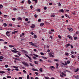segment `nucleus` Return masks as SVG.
I'll return each mask as SVG.
<instances>
[{"label": "nucleus", "instance_id": "f257e3e1", "mask_svg": "<svg viewBox=\"0 0 79 79\" xmlns=\"http://www.w3.org/2000/svg\"><path fill=\"white\" fill-rule=\"evenodd\" d=\"M25 56H26L28 58H29V61H30V62H31L32 59L31 58V57H30V56H29L28 55L26 54H25Z\"/></svg>", "mask_w": 79, "mask_h": 79}, {"label": "nucleus", "instance_id": "f03ea898", "mask_svg": "<svg viewBox=\"0 0 79 79\" xmlns=\"http://www.w3.org/2000/svg\"><path fill=\"white\" fill-rule=\"evenodd\" d=\"M10 32H11V31H7L6 32V35L7 36H8V37H10Z\"/></svg>", "mask_w": 79, "mask_h": 79}, {"label": "nucleus", "instance_id": "7ed1b4c3", "mask_svg": "<svg viewBox=\"0 0 79 79\" xmlns=\"http://www.w3.org/2000/svg\"><path fill=\"white\" fill-rule=\"evenodd\" d=\"M22 63L24 64L25 66H27V67H28L29 66V65L27 64V63H26L24 62H22Z\"/></svg>", "mask_w": 79, "mask_h": 79}, {"label": "nucleus", "instance_id": "20e7f679", "mask_svg": "<svg viewBox=\"0 0 79 79\" xmlns=\"http://www.w3.org/2000/svg\"><path fill=\"white\" fill-rule=\"evenodd\" d=\"M21 51L23 53H26V54H28V52L25 50H21Z\"/></svg>", "mask_w": 79, "mask_h": 79}, {"label": "nucleus", "instance_id": "39448f33", "mask_svg": "<svg viewBox=\"0 0 79 79\" xmlns=\"http://www.w3.org/2000/svg\"><path fill=\"white\" fill-rule=\"evenodd\" d=\"M50 68L51 71H53V69H55V68L53 66H51L50 67Z\"/></svg>", "mask_w": 79, "mask_h": 79}, {"label": "nucleus", "instance_id": "423d86ee", "mask_svg": "<svg viewBox=\"0 0 79 79\" xmlns=\"http://www.w3.org/2000/svg\"><path fill=\"white\" fill-rule=\"evenodd\" d=\"M29 44L31 45L32 46H34V47H35V45L32 42H29Z\"/></svg>", "mask_w": 79, "mask_h": 79}, {"label": "nucleus", "instance_id": "0eeeda50", "mask_svg": "<svg viewBox=\"0 0 79 79\" xmlns=\"http://www.w3.org/2000/svg\"><path fill=\"white\" fill-rule=\"evenodd\" d=\"M59 12H61L62 13H64V10L63 9H61L59 10Z\"/></svg>", "mask_w": 79, "mask_h": 79}, {"label": "nucleus", "instance_id": "6e6552de", "mask_svg": "<svg viewBox=\"0 0 79 79\" xmlns=\"http://www.w3.org/2000/svg\"><path fill=\"white\" fill-rule=\"evenodd\" d=\"M11 51L12 52H13V53H17V52H18V51H15L13 50H11Z\"/></svg>", "mask_w": 79, "mask_h": 79}, {"label": "nucleus", "instance_id": "1a4fd4ad", "mask_svg": "<svg viewBox=\"0 0 79 79\" xmlns=\"http://www.w3.org/2000/svg\"><path fill=\"white\" fill-rule=\"evenodd\" d=\"M18 32V31H14L12 33V34H16V33H17Z\"/></svg>", "mask_w": 79, "mask_h": 79}, {"label": "nucleus", "instance_id": "9d476101", "mask_svg": "<svg viewBox=\"0 0 79 79\" xmlns=\"http://www.w3.org/2000/svg\"><path fill=\"white\" fill-rule=\"evenodd\" d=\"M31 27L32 29H33V28H34L35 27V25L34 24H33L32 26H30Z\"/></svg>", "mask_w": 79, "mask_h": 79}, {"label": "nucleus", "instance_id": "9b49d317", "mask_svg": "<svg viewBox=\"0 0 79 79\" xmlns=\"http://www.w3.org/2000/svg\"><path fill=\"white\" fill-rule=\"evenodd\" d=\"M69 31H70V32H72V31H73V29L71 28H69Z\"/></svg>", "mask_w": 79, "mask_h": 79}, {"label": "nucleus", "instance_id": "f8f14e48", "mask_svg": "<svg viewBox=\"0 0 79 79\" xmlns=\"http://www.w3.org/2000/svg\"><path fill=\"white\" fill-rule=\"evenodd\" d=\"M69 45H70V44H66L65 45L66 48H67L68 47H69Z\"/></svg>", "mask_w": 79, "mask_h": 79}, {"label": "nucleus", "instance_id": "ddd939ff", "mask_svg": "<svg viewBox=\"0 0 79 79\" xmlns=\"http://www.w3.org/2000/svg\"><path fill=\"white\" fill-rule=\"evenodd\" d=\"M32 70L34 71H39V70H38V69H32Z\"/></svg>", "mask_w": 79, "mask_h": 79}, {"label": "nucleus", "instance_id": "4468645a", "mask_svg": "<svg viewBox=\"0 0 79 79\" xmlns=\"http://www.w3.org/2000/svg\"><path fill=\"white\" fill-rule=\"evenodd\" d=\"M65 16H66V17H67V18H70L69 16V15H67L66 14H65Z\"/></svg>", "mask_w": 79, "mask_h": 79}, {"label": "nucleus", "instance_id": "2eb2a0df", "mask_svg": "<svg viewBox=\"0 0 79 79\" xmlns=\"http://www.w3.org/2000/svg\"><path fill=\"white\" fill-rule=\"evenodd\" d=\"M13 68H14L15 69H18V67L16 66H13Z\"/></svg>", "mask_w": 79, "mask_h": 79}, {"label": "nucleus", "instance_id": "dca6fc26", "mask_svg": "<svg viewBox=\"0 0 79 79\" xmlns=\"http://www.w3.org/2000/svg\"><path fill=\"white\" fill-rule=\"evenodd\" d=\"M77 71H79V68H77L76 70V71H75V73H77Z\"/></svg>", "mask_w": 79, "mask_h": 79}, {"label": "nucleus", "instance_id": "f3484780", "mask_svg": "<svg viewBox=\"0 0 79 79\" xmlns=\"http://www.w3.org/2000/svg\"><path fill=\"white\" fill-rule=\"evenodd\" d=\"M7 78L10 79V78H11V77L10 76H7Z\"/></svg>", "mask_w": 79, "mask_h": 79}, {"label": "nucleus", "instance_id": "a211bd4d", "mask_svg": "<svg viewBox=\"0 0 79 79\" xmlns=\"http://www.w3.org/2000/svg\"><path fill=\"white\" fill-rule=\"evenodd\" d=\"M65 55H66V56H68L69 55V54H68V52H65Z\"/></svg>", "mask_w": 79, "mask_h": 79}, {"label": "nucleus", "instance_id": "6ab92c4d", "mask_svg": "<svg viewBox=\"0 0 79 79\" xmlns=\"http://www.w3.org/2000/svg\"><path fill=\"white\" fill-rule=\"evenodd\" d=\"M33 55H34V56H36V57H38V56H39L38 55L36 54H34Z\"/></svg>", "mask_w": 79, "mask_h": 79}, {"label": "nucleus", "instance_id": "aec40b11", "mask_svg": "<svg viewBox=\"0 0 79 79\" xmlns=\"http://www.w3.org/2000/svg\"><path fill=\"white\" fill-rule=\"evenodd\" d=\"M76 79H79V75L76 76Z\"/></svg>", "mask_w": 79, "mask_h": 79}, {"label": "nucleus", "instance_id": "412c9836", "mask_svg": "<svg viewBox=\"0 0 79 79\" xmlns=\"http://www.w3.org/2000/svg\"><path fill=\"white\" fill-rule=\"evenodd\" d=\"M34 37L35 38V39H37V36L35 35H34Z\"/></svg>", "mask_w": 79, "mask_h": 79}, {"label": "nucleus", "instance_id": "4be33fe9", "mask_svg": "<svg viewBox=\"0 0 79 79\" xmlns=\"http://www.w3.org/2000/svg\"><path fill=\"white\" fill-rule=\"evenodd\" d=\"M13 59L15 60H17V61H18L19 60V59L15 58H13Z\"/></svg>", "mask_w": 79, "mask_h": 79}, {"label": "nucleus", "instance_id": "5701e85b", "mask_svg": "<svg viewBox=\"0 0 79 79\" xmlns=\"http://www.w3.org/2000/svg\"><path fill=\"white\" fill-rule=\"evenodd\" d=\"M3 25L4 27H6V26H7V25L6 23H4L3 24Z\"/></svg>", "mask_w": 79, "mask_h": 79}, {"label": "nucleus", "instance_id": "b1692460", "mask_svg": "<svg viewBox=\"0 0 79 79\" xmlns=\"http://www.w3.org/2000/svg\"><path fill=\"white\" fill-rule=\"evenodd\" d=\"M67 64H69V63H70V61L68 60L67 61Z\"/></svg>", "mask_w": 79, "mask_h": 79}, {"label": "nucleus", "instance_id": "393cba45", "mask_svg": "<svg viewBox=\"0 0 79 79\" xmlns=\"http://www.w3.org/2000/svg\"><path fill=\"white\" fill-rule=\"evenodd\" d=\"M44 23H42L40 24V26H44Z\"/></svg>", "mask_w": 79, "mask_h": 79}, {"label": "nucleus", "instance_id": "a878e982", "mask_svg": "<svg viewBox=\"0 0 79 79\" xmlns=\"http://www.w3.org/2000/svg\"><path fill=\"white\" fill-rule=\"evenodd\" d=\"M18 19V20H22V19H21V17H19L17 18Z\"/></svg>", "mask_w": 79, "mask_h": 79}, {"label": "nucleus", "instance_id": "bb28decb", "mask_svg": "<svg viewBox=\"0 0 79 79\" xmlns=\"http://www.w3.org/2000/svg\"><path fill=\"white\" fill-rule=\"evenodd\" d=\"M13 10H14V11H17V9L15 8H13Z\"/></svg>", "mask_w": 79, "mask_h": 79}, {"label": "nucleus", "instance_id": "cd10ccee", "mask_svg": "<svg viewBox=\"0 0 79 79\" xmlns=\"http://www.w3.org/2000/svg\"><path fill=\"white\" fill-rule=\"evenodd\" d=\"M33 1H34V2H35V3H37V0H32Z\"/></svg>", "mask_w": 79, "mask_h": 79}, {"label": "nucleus", "instance_id": "c85d7f7f", "mask_svg": "<svg viewBox=\"0 0 79 79\" xmlns=\"http://www.w3.org/2000/svg\"><path fill=\"white\" fill-rule=\"evenodd\" d=\"M53 52H50L49 53V55H53Z\"/></svg>", "mask_w": 79, "mask_h": 79}, {"label": "nucleus", "instance_id": "c756f323", "mask_svg": "<svg viewBox=\"0 0 79 79\" xmlns=\"http://www.w3.org/2000/svg\"><path fill=\"white\" fill-rule=\"evenodd\" d=\"M0 73L1 74H3V73H5V72L4 71H0Z\"/></svg>", "mask_w": 79, "mask_h": 79}, {"label": "nucleus", "instance_id": "7c9ffc66", "mask_svg": "<svg viewBox=\"0 0 79 79\" xmlns=\"http://www.w3.org/2000/svg\"><path fill=\"white\" fill-rule=\"evenodd\" d=\"M71 57L72 58H75V56H74V55H72L71 56Z\"/></svg>", "mask_w": 79, "mask_h": 79}, {"label": "nucleus", "instance_id": "2f4dec72", "mask_svg": "<svg viewBox=\"0 0 79 79\" xmlns=\"http://www.w3.org/2000/svg\"><path fill=\"white\" fill-rule=\"evenodd\" d=\"M20 52H19L17 53V54H18V55H19V56H21V54H20Z\"/></svg>", "mask_w": 79, "mask_h": 79}, {"label": "nucleus", "instance_id": "473e14b6", "mask_svg": "<svg viewBox=\"0 0 79 79\" xmlns=\"http://www.w3.org/2000/svg\"><path fill=\"white\" fill-rule=\"evenodd\" d=\"M0 59H1L2 60H3V56H0Z\"/></svg>", "mask_w": 79, "mask_h": 79}, {"label": "nucleus", "instance_id": "72a5a7b5", "mask_svg": "<svg viewBox=\"0 0 79 79\" xmlns=\"http://www.w3.org/2000/svg\"><path fill=\"white\" fill-rule=\"evenodd\" d=\"M42 58L44 59H45L46 60H47V58L46 57L43 56Z\"/></svg>", "mask_w": 79, "mask_h": 79}, {"label": "nucleus", "instance_id": "f704fd0d", "mask_svg": "<svg viewBox=\"0 0 79 79\" xmlns=\"http://www.w3.org/2000/svg\"><path fill=\"white\" fill-rule=\"evenodd\" d=\"M35 18H37V16H38V15H36V14H35Z\"/></svg>", "mask_w": 79, "mask_h": 79}, {"label": "nucleus", "instance_id": "c9c22d12", "mask_svg": "<svg viewBox=\"0 0 79 79\" xmlns=\"http://www.w3.org/2000/svg\"><path fill=\"white\" fill-rule=\"evenodd\" d=\"M40 72H42V68H40Z\"/></svg>", "mask_w": 79, "mask_h": 79}, {"label": "nucleus", "instance_id": "e433bc0d", "mask_svg": "<svg viewBox=\"0 0 79 79\" xmlns=\"http://www.w3.org/2000/svg\"><path fill=\"white\" fill-rule=\"evenodd\" d=\"M31 2V1L30 0H28V3H29V4H30Z\"/></svg>", "mask_w": 79, "mask_h": 79}, {"label": "nucleus", "instance_id": "4c0bfd02", "mask_svg": "<svg viewBox=\"0 0 79 79\" xmlns=\"http://www.w3.org/2000/svg\"><path fill=\"white\" fill-rule=\"evenodd\" d=\"M49 55L51 57H53V54H49Z\"/></svg>", "mask_w": 79, "mask_h": 79}, {"label": "nucleus", "instance_id": "58836bf2", "mask_svg": "<svg viewBox=\"0 0 79 79\" xmlns=\"http://www.w3.org/2000/svg\"><path fill=\"white\" fill-rule=\"evenodd\" d=\"M72 39H73V37L71 36H69V39L70 40H72Z\"/></svg>", "mask_w": 79, "mask_h": 79}, {"label": "nucleus", "instance_id": "ea45409f", "mask_svg": "<svg viewBox=\"0 0 79 79\" xmlns=\"http://www.w3.org/2000/svg\"><path fill=\"white\" fill-rule=\"evenodd\" d=\"M54 61H58V59H54Z\"/></svg>", "mask_w": 79, "mask_h": 79}, {"label": "nucleus", "instance_id": "a19ab883", "mask_svg": "<svg viewBox=\"0 0 79 79\" xmlns=\"http://www.w3.org/2000/svg\"><path fill=\"white\" fill-rule=\"evenodd\" d=\"M55 15H51V17H52V18H54V17H55Z\"/></svg>", "mask_w": 79, "mask_h": 79}, {"label": "nucleus", "instance_id": "79ce46f5", "mask_svg": "<svg viewBox=\"0 0 79 79\" xmlns=\"http://www.w3.org/2000/svg\"><path fill=\"white\" fill-rule=\"evenodd\" d=\"M34 63L35 64H38V62H37L36 61H35Z\"/></svg>", "mask_w": 79, "mask_h": 79}, {"label": "nucleus", "instance_id": "37998d69", "mask_svg": "<svg viewBox=\"0 0 79 79\" xmlns=\"http://www.w3.org/2000/svg\"><path fill=\"white\" fill-rule=\"evenodd\" d=\"M5 68H8V65L6 64L5 65Z\"/></svg>", "mask_w": 79, "mask_h": 79}, {"label": "nucleus", "instance_id": "c03bdc74", "mask_svg": "<svg viewBox=\"0 0 79 79\" xmlns=\"http://www.w3.org/2000/svg\"><path fill=\"white\" fill-rule=\"evenodd\" d=\"M41 21V19H38V21L39 23H40V22Z\"/></svg>", "mask_w": 79, "mask_h": 79}, {"label": "nucleus", "instance_id": "a18cd8bd", "mask_svg": "<svg viewBox=\"0 0 79 79\" xmlns=\"http://www.w3.org/2000/svg\"><path fill=\"white\" fill-rule=\"evenodd\" d=\"M27 79H29V76L28 74L27 75Z\"/></svg>", "mask_w": 79, "mask_h": 79}, {"label": "nucleus", "instance_id": "49530a36", "mask_svg": "<svg viewBox=\"0 0 79 79\" xmlns=\"http://www.w3.org/2000/svg\"><path fill=\"white\" fill-rule=\"evenodd\" d=\"M58 37H59V39H61V36L59 35H58Z\"/></svg>", "mask_w": 79, "mask_h": 79}, {"label": "nucleus", "instance_id": "de8ad7c7", "mask_svg": "<svg viewBox=\"0 0 79 79\" xmlns=\"http://www.w3.org/2000/svg\"><path fill=\"white\" fill-rule=\"evenodd\" d=\"M23 73H27V72H26V70H23Z\"/></svg>", "mask_w": 79, "mask_h": 79}, {"label": "nucleus", "instance_id": "09e8293b", "mask_svg": "<svg viewBox=\"0 0 79 79\" xmlns=\"http://www.w3.org/2000/svg\"><path fill=\"white\" fill-rule=\"evenodd\" d=\"M74 40H76V39H77V37H74Z\"/></svg>", "mask_w": 79, "mask_h": 79}, {"label": "nucleus", "instance_id": "8fccbe9b", "mask_svg": "<svg viewBox=\"0 0 79 79\" xmlns=\"http://www.w3.org/2000/svg\"><path fill=\"white\" fill-rule=\"evenodd\" d=\"M12 20L13 21H15V20H16V19L15 18H12Z\"/></svg>", "mask_w": 79, "mask_h": 79}, {"label": "nucleus", "instance_id": "3c124183", "mask_svg": "<svg viewBox=\"0 0 79 79\" xmlns=\"http://www.w3.org/2000/svg\"><path fill=\"white\" fill-rule=\"evenodd\" d=\"M24 34H24V33H22V34H21V35L22 36H24Z\"/></svg>", "mask_w": 79, "mask_h": 79}, {"label": "nucleus", "instance_id": "603ef678", "mask_svg": "<svg viewBox=\"0 0 79 79\" xmlns=\"http://www.w3.org/2000/svg\"><path fill=\"white\" fill-rule=\"evenodd\" d=\"M4 18H7V15H4Z\"/></svg>", "mask_w": 79, "mask_h": 79}, {"label": "nucleus", "instance_id": "864d4df0", "mask_svg": "<svg viewBox=\"0 0 79 79\" xmlns=\"http://www.w3.org/2000/svg\"><path fill=\"white\" fill-rule=\"evenodd\" d=\"M76 34H79V31H77L76 32Z\"/></svg>", "mask_w": 79, "mask_h": 79}, {"label": "nucleus", "instance_id": "5fc2aeb1", "mask_svg": "<svg viewBox=\"0 0 79 79\" xmlns=\"http://www.w3.org/2000/svg\"><path fill=\"white\" fill-rule=\"evenodd\" d=\"M40 54L41 55H44V54L42 52H40Z\"/></svg>", "mask_w": 79, "mask_h": 79}, {"label": "nucleus", "instance_id": "6e6d98bb", "mask_svg": "<svg viewBox=\"0 0 79 79\" xmlns=\"http://www.w3.org/2000/svg\"><path fill=\"white\" fill-rule=\"evenodd\" d=\"M15 56L16 58H17L18 57V58H19V56H18V55H15Z\"/></svg>", "mask_w": 79, "mask_h": 79}, {"label": "nucleus", "instance_id": "4d7b16f0", "mask_svg": "<svg viewBox=\"0 0 79 79\" xmlns=\"http://www.w3.org/2000/svg\"><path fill=\"white\" fill-rule=\"evenodd\" d=\"M44 10H47V7H44Z\"/></svg>", "mask_w": 79, "mask_h": 79}, {"label": "nucleus", "instance_id": "13d9d810", "mask_svg": "<svg viewBox=\"0 0 79 79\" xmlns=\"http://www.w3.org/2000/svg\"><path fill=\"white\" fill-rule=\"evenodd\" d=\"M9 25V26H11V27H12V26H13V25H12L11 24H10Z\"/></svg>", "mask_w": 79, "mask_h": 79}, {"label": "nucleus", "instance_id": "bf43d9fd", "mask_svg": "<svg viewBox=\"0 0 79 79\" xmlns=\"http://www.w3.org/2000/svg\"><path fill=\"white\" fill-rule=\"evenodd\" d=\"M35 74H36V75H38L39 74L38 72H36L35 73Z\"/></svg>", "mask_w": 79, "mask_h": 79}, {"label": "nucleus", "instance_id": "052dcab7", "mask_svg": "<svg viewBox=\"0 0 79 79\" xmlns=\"http://www.w3.org/2000/svg\"><path fill=\"white\" fill-rule=\"evenodd\" d=\"M48 62H49V63H51V60H48Z\"/></svg>", "mask_w": 79, "mask_h": 79}, {"label": "nucleus", "instance_id": "680f3d73", "mask_svg": "<svg viewBox=\"0 0 79 79\" xmlns=\"http://www.w3.org/2000/svg\"><path fill=\"white\" fill-rule=\"evenodd\" d=\"M0 8H3V6H2V5H0Z\"/></svg>", "mask_w": 79, "mask_h": 79}, {"label": "nucleus", "instance_id": "e2e57ef3", "mask_svg": "<svg viewBox=\"0 0 79 79\" xmlns=\"http://www.w3.org/2000/svg\"><path fill=\"white\" fill-rule=\"evenodd\" d=\"M13 45H9V47H13Z\"/></svg>", "mask_w": 79, "mask_h": 79}, {"label": "nucleus", "instance_id": "0e129e2a", "mask_svg": "<svg viewBox=\"0 0 79 79\" xmlns=\"http://www.w3.org/2000/svg\"><path fill=\"white\" fill-rule=\"evenodd\" d=\"M51 31H52V32H55V30L52 29L51 30Z\"/></svg>", "mask_w": 79, "mask_h": 79}, {"label": "nucleus", "instance_id": "69168bd1", "mask_svg": "<svg viewBox=\"0 0 79 79\" xmlns=\"http://www.w3.org/2000/svg\"><path fill=\"white\" fill-rule=\"evenodd\" d=\"M50 50L49 49H48L47 50V52H50Z\"/></svg>", "mask_w": 79, "mask_h": 79}, {"label": "nucleus", "instance_id": "338daca9", "mask_svg": "<svg viewBox=\"0 0 79 79\" xmlns=\"http://www.w3.org/2000/svg\"><path fill=\"white\" fill-rule=\"evenodd\" d=\"M7 71H11V69H7Z\"/></svg>", "mask_w": 79, "mask_h": 79}, {"label": "nucleus", "instance_id": "774afa93", "mask_svg": "<svg viewBox=\"0 0 79 79\" xmlns=\"http://www.w3.org/2000/svg\"><path fill=\"white\" fill-rule=\"evenodd\" d=\"M25 21H28V19H27V18H26V19H25Z\"/></svg>", "mask_w": 79, "mask_h": 79}]
</instances>
